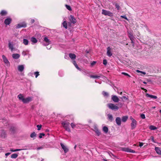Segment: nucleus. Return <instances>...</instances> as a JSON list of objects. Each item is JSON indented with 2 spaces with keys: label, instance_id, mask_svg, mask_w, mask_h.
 Returning <instances> with one entry per match:
<instances>
[{
  "label": "nucleus",
  "instance_id": "obj_1",
  "mask_svg": "<svg viewBox=\"0 0 161 161\" xmlns=\"http://www.w3.org/2000/svg\"><path fill=\"white\" fill-rule=\"evenodd\" d=\"M18 97L20 100H22L24 103H27L32 100L33 98L31 97H28L26 98H24L23 96L21 94H19Z\"/></svg>",
  "mask_w": 161,
  "mask_h": 161
},
{
  "label": "nucleus",
  "instance_id": "obj_2",
  "mask_svg": "<svg viewBox=\"0 0 161 161\" xmlns=\"http://www.w3.org/2000/svg\"><path fill=\"white\" fill-rule=\"evenodd\" d=\"M69 123L68 122H63L62 125L65 130L68 131L70 132L71 130L69 127Z\"/></svg>",
  "mask_w": 161,
  "mask_h": 161
},
{
  "label": "nucleus",
  "instance_id": "obj_3",
  "mask_svg": "<svg viewBox=\"0 0 161 161\" xmlns=\"http://www.w3.org/2000/svg\"><path fill=\"white\" fill-rule=\"evenodd\" d=\"M108 108L112 110H117L119 109V107L112 103H109L108 104Z\"/></svg>",
  "mask_w": 161,
  "mask_h": 161
},
{
  "label": "nucleus",
  "instance_id": "obj_4",
  "mask_svg": "<svg viewBox=\"0 0 161 161\" xmlns=\"http://www.w3.org/2000/svg\"><path fill=\"white\" fill-rule=\"evenodd\" d=\"M102 13L104 15H108L109 16H112L113 15V14L110 11L105 9L102 10Z\"/></svg>",
  "mask_w": 161,
  "mask_h": 161
},
{
  "label": "nucleus",
  "instance_id": "obj_5",
  "mask_svg": "<svg viewBox=\"0 0 161 161\" xmlns=\"http://www.w3.org/2000/svg\"><path fill=\"white\" fill-rule=\"evenodd\" d=\"M69 21L72 23L75 24L76 22V20L74 17V16L72 15H70L69 17Z\"/></svg>",
  "mask_w": 161,
  "mask_h": 161
},
{
  "label": "nucleus",
  "instance_id": "obj_6",
  "mask_svg": "<svg viewBox=\"0 0 161 161\" xmlns=\"http://www.w3.org/2000/svg\"><path fill=\"white\" fill-rule=\"evenodd\" d=\"M12 21V19L10 18H8L6 19L4 21V24L6 25L10 24Z\"/></svg>",
  "mask_w": 161,
  "mask_h": 161
},
{
  "label": "nucleus",
  "instance_id": "obj_7",
  "mask_svg": "<svg viewBox=\"0 0 161 161\" xmlns=\"http://www.w3.org/2000/svg\"><path fill=\"white\" fill-rule=\"evenodd\" d=\"M122 150L127 152H130L134 153H135V151L133 150L129 149L128 148H122Z\"/></svg>",
  "mask_w": 161,
  "mask_h": 161
},
{
  "label": "nucleus",
  "instance_id": "obj_8",
  "mask_svg": "<svg viewBox=\"0 0 161 161\" xmlns=\"http://www.w3.org/2000/svg\"><path fill=\"white\" fill-rule=\"evenodd\" d=\"M137 122L136 120L132 121L131 124V128L132 129H135L136 126Z\"/></svg>",
  "mask_w": 161,
  "mask_h": 161
},
{
  "label": "nucleus",
  "instance_id": "obj_9",
  "mask_svg": "<svg viewBox=\"0 0 161 161\" xmlns=\"http://www.w3.org/2000/svg\"><path fill=\"white\" fill-rule=\"evenodd\" d=\"M60 145H61V146L62 148L63 149V150H64V151L65 153H67V152H68V151H69L68 148H67L62 143H61Z\"/></svg>",
  "mask_w": 161,
  "mask_h": 161
},
{
  "label": "nucleus",
  "instance_id": "obj_10",
  "mask_svg": "<svg viewBox=\"0 0 161 161\" xmlns=\"http://www.w3.org/2000/svg\"><path fill=\"white\" fill-rule=\"evenodd\" d=\"M112 99L115 103H117L119 101V99L116 95H113L112 97Z\"/></svg>",
  "mask_w": 161,
  "mask_h": 161
},
{
  "label": "nucleus",
  "instance_id": "obj_11",
  "mask_svg": "<svg viewBox=\"0 0 161 161\" xmlns=\"http://www.w3.org/2000/svg\"><path fill=\"white\" fill-rule=\"evenodd\" d=\"M2 58L3 59V61L4 63L6 64H7L8 65L9 64V61L8 60L7 58H6V57L4 55H2Z\"/></svg>",
  "mask_w": 161,
  "mask_h": 161
},
{
  "label": "nucleus",
  "instance_id": "obj_12",
  "mask_svg": "<svg viewBox=\"0 0 161 161\" xmlns=\"http://www.w3.org/2000/svg\"><path fill=\"white\" fill-rule=\"evenodd\" d=\"M116 122L119 126H120L121 125V119L119 117H117L115 119Z\"/></svg>",
  "mask_w": 161,
  "mask_h": 161
},
{
  "label": "nucleus",
  "instance_id": "obj_13",
  "mask_svg": "<svg viewBox=\"0 0 161 161\" xmlns=\"http://www.w3.org/2000/svg\"><path fill=\"white\" fill-rule=\"evenodd\" d=\"M26 27V24L25 23L19 24L17 25L16 28H19L21 27Z\"/></svg>",
  "mask_w": 161,
  "mask_h": 161
},
{
  "label": "nucleus",
  "instance_id": "obj_14",
  "mask_svg": "<svg viewBox=\"0 0 161 161\" xmlns=\"http://www.w3.org/2000/svg\"><path fill=\"white\" fill-rule=\"evenodd\" d=\"M107 55L109 57H111L112 55V53L111 52V48L110 47H108L107 48Z\"/></svg>",
  "mask_w": 161,
  "mask_h": 161
},
{
  "label": "nucleus",
  "instance_id": "obj_15",
  "mask_svg": "<svg viewBox=\"0 0 161 161\" xmlns=\"http://www.w3.org/2000/svg\"><path fill=\"white\" fill-rule=\"evenodd\" d=\"M6 134L5 131L2 130L1 131H0V136L1 137H5L6 136Z\"/></svg>",
  "mask_w": 161,
  "mask_h": 161
},
{
  "label": "nucleus",
  "instance_id": "obj_16",
  "mask_svg": "<svg viewBox=\"0 0 161 161\" xmlns=\"http://www.w3.org/2000/svg\"><path fill=\"white\" fill-rule=\"evenodd\" d=\"M155 150L156 153L159 155H161V149L158 147H155Z\"/></svg>",
  "mask_w": 161,
  "mask_h": 161
},
{
  "label": "nucleus",
  "instance_id": "obj_17",
  "mask_svg": "<svg viewBox=\"0 0 161 161\" xmlns=\"http://www.w3.org/2000/svg\"><path fill=\"white\" fill-rule=\"evenodd\" d=\"M128 36L130 40L134 39L135 38L133 34L131 32H128Z\"/></svg>",
  "mask_w": 161,
  "mask_h": 161
},
{
  "label": "nucleus",
  "instance_id": "obj_18",
  "mask_svg": "<svg viewBox=\"0 0 161 161\" xmlns=\"http://www.w3.org/2000/svg\"><path fill=\"white\" fill-rule=\"evenodd\" d=\"M69 56L72 59H74L76 57V56L75 54L72 53L69 54Z\"/></svg>",
  "mask_w": 161,
  "mask_h": 161
},
{
  "label": "nucleus",
  "instance_id": "obj_19",
  "mask_svg": "<svg viewBox=\"0 0 161 161\" xmlns=\"http://www.w3.org/2000/svg\"><path fill=\"white\" fill-rule=\"evenodd\" d=\"M146 96L148 97H150L152 98L156 99L157 98V97L156 96L150 95L147 93L146 94Z\"/></svg>",
  "mask_w": 161,
  "mask_h": 161
},
{
  "label": "nucleus",
  "instance_id": "obj_20",
  "mask_svg": "<svg viewBox=\"0 0 161 161\" xmlns=\"http://www.w3.org/2000/svg\"><path fill=\"white\" fill-rule=\"evenodd\" d=\"M7 12L5 10H2L1 11L0 14L2 16H5L7 14Z\"/></svg>",
  "mask_w": 161,
  "mask_h": 161
},
{
  "label": "nucleus",
  "instance_id": "obj_21",
  "mask_svg": "<svg viewBox=\"0 0 161 161\" xmlns=\"http://www.w3.org/2000/svg\"><path fill=\"white\" fill-rule=\"evenodd\" d=\"M12 57L15 59H17L19 58L20 57L19 55L18 54H12Z\"/></svg>",
  "mask_w": 161,
  "mask_h": 161
},
{
  "label": "nucleus",
  "instance_id": "obj_22",
  "mask_svg": "<svg viewBox=\"0 0 161 161\" xmlns=\"http://www.w3.org/2000/svg\"><path fill=\"white\" fill-rule=\"evenodd\" d=\"M24 69V67L23 65H19L18 67V70L20 72H22Z\"/></svg>",
  "mask_w": 161,
  "mask_h": 161
},
{
  "label": "nucleus",
  "instance_id": "obj_23",
  "mask_svg": "<svg viewBox=\"0 0 161 161\" xmlns=\"http://www.w3.org/2000/svg\"><path fill=\"white\" fill-rule=\"evenodd\" d=\"M62 25L64 27V28L66 29H67V25L68 24L67 23V22L66 21H64L62 23Z\"/></svg>",
  "mask_w": 161,
  "mask_h": 161
},
{
  "label": "nucleus",
  "instance_id": "obj_24",
  "mask_svg": "<svg viewBox=\"0 0 161 161\" xmlns=\"http://www.w3.org/2000/svg\"><path fill=\"white\" fill-rule=\"evenodd\" d=\"M128 119L127 116H124L122 118V121L124 122H125Z\"/></svg>",
  "mask_w": 161,
  "mask_h": 161
},
{
  "label": "nucleus",
  "instance_id": "obj_25",
  "mask_svg": "<svg viewBox=\"0 0 161 161\" xmlns=\"http://www.w3.org/2000/svg\"><path fill=\"white\" fill-rule=\"evenodd\" d=\"M108 120L110 121L111 122L113 120V117L112 115L108 114Z\"/></svg>",
  "mask_w": 161,
  "mask_h": 161
},
{
  "label": "nucleus",
  "instance_id": "obj_26",
  "mask_svg": "<svg viewBox=\"0 0 161 161\" xmlns=\"http://www.w3.org/2000/svg\"><path fill=\"white\" fill-rule=\"evenodd\" d=\"M18 155L16 153H14L11 156V158H16L17 157Z\"/></svg>",
  "mask_w": 161,
  "mask_h": 161
},
{
  "label": "nucleus",
  "instance_id": "obj_27",
  "mask_svg": "<svg viewBox=\"0 0 161 161\" xmlns=\"http://www.w3.org/2000/svg\"><path fill=\"white\" fill-rule=\"evenodd\" d=\"M103 130L105 133H107L108 131V128L107 126H105L103 128Z\"/></svg>",
  "mask_w": 161,
  "mask_h": 161
},
{
  "label": "nucleus",
  "instance_id": "obj_28",
  "mask_svg": "<svg viewBox=\"0 0 161 161\" xmlns=\"http://www.w3.org/2000/svg\"><path fill=\"white\" fill-rule=\"evenodd\" d=\"M36 134L35 132H33L30 135V137L31 138H34L35 137H36Z\"/></svg>",
  "mask_w": 161,
  "mask_h": 161
},
{
  "label": "nucleus",
  "instance_id": "obj_29",
  "mask_svg": "<svg viewBox=\"0 0 161 161\" xmlns=\"http://www.w3.org/2000/svg\"><path fill=\"white\" fill-rule=\"evenodd\" d=\"M31 41H32V42H33L34 43H36L37 42V41L36 40V39L34 37H32L31 38Z\"/></svg>",
  "mask_w": 161,
  "mask_h": 161
},
{
  "label": "nucleus",
  "instance_id": "obj_30",
  "mask_svg": "<svg viewBox=\"0 0 161 161\" xmlns=\"http://www.w3.org/2000/svg\"><path fill=\"white\" fill-rule=\"evenodd\" d=\"M8 47L12 51L14 49L13 45L10 42L8 43Z\"/></svg>",
  "mask_w": 161,
  "mask_h": 161
},
{
  "label": "nucleus",
  "instance_id": "obj_31",
  "mask_svg": "<svg viewBox=\"0 0 161 161\" xmlns=\"http://www.w3.org/2000/svg\"><path fill=\"white\" fill-rule=\"evenodd\" d=\"M102 94L104 97H107L109 95L108 93L104 91L102 92Z\"/></svg>",
  "mask_w": 161,
  "mask_h": 161
},
{
  "label": "nucleus",
  "instance_id": "obj_32",
  "mask_svg": "<svg viewBox=\"0 0 161 161\" xmlns=\"http://www.w3.org/2000/svg\"><path fill=\"white\" fill-rule=\"evenodd\" d=\"M28 41L26 39H23V43L25 45H27L28 44Z\"/></svg>",
  "mask_w": 161,
  "mask_h": 161
},
{
  "label": "nucleus",
  "instance_id": "obj_33",
  "mask_svg": "<svg viewBox=\"0 0 161 161\" xmlns=\"http://www.w3.org/2000/svg\"><path fill=\"white\" fill-rule=\"evenodd\" d=\"M95 131L98 136H99L100 134V132L97 128H95Z\"/></svg>",
  "mask_w": 161,
  "mask_h": 161
},
{
  "label": "nucleus",
  "instance_id": "obj_34",
  "mask_svg": "<svg viewBox=\"0 0 161 161\" xmlns=\"http://www.w3.org/2000/svg\"><path fill=\"white\" fill-rule=\"evenodd\" d=\"M90 77L91 78H97L99 79L100 77V76H97V75H91L90 76Z\"/></svg>",
  "mask_w": 161,
  "mask_h": 161
},
{
  "label": "nucleus",
  "instance_id": "obj_35",
  "mask_svg": "<svg viewBox=\"0 0 161 161\" xmlns=\"http://www.w3.org/2000/svg\"><path fill=\"white\" fill-rule=\"evenodd\" d=\"M149 129L151 130H155L157 129V128L153 125H151L149 127Z\"/></svg>",
  "mask_w": 161,
  "mask_h": 161
},
{
  "label": "nucleus",
  "instance_id": "obj_36",
  "mask_svg": "<svg viewBox=\"0 0 161 161\" xmlns=\"http://www.w3.org/2000/svg\"><path fill=\"white\" fill-rule=\"evenodd\" d=\"M65 7L69 11H71L72 9L70 6L69 5H65Z\"/></svg>",
  "mask_w": 161,
  "mask_h": 161
},
{
  "label": "nucleus",
  "instance_id": "obj_37",
  "mask_svg": "<svg viewBox=\"0 0 161 161\" xmlns=\"http://www.w3.org/2000/svg\"><path fill=\"white\" fill-rule=\"evenodd\" d=\"M15 128L14 127H11L10 128V130L14 133L15 130Z\"/></svg>",
  "mask_w": 161,
  "mask_h": 161
},
{
  "label": "nucleus",
  "instance_id": "obj_38",
  "mask_svg": "<svg viewBox=\"0 0 161 161\" xmlns=\"http://www.w3.org/2000/svg\"><path fill=\"white\" fill-rule=\"evenodd\" d=\"M115 6L118 10H119L120 9V7L117 3H116L115 4Z\"/></svg>",
  "mask_w": 161,
  "mask_h": 161
},
{
  "label": "nucleus",
  "instance_id": "obj_39",
  "mask_svg": "<svg viewBox=\"0 0 161 161\" xmlns=\"http://www.w3.org/2000/svg\"><path fill=\"white\" fill-rule=\"evenodd\" d=\"M44 41L47 43H49L50 42L49 40L47 37H45L44 38Z\"/></svg>",
  "mask_w": 161,
  "mask_h": 161
},
{
  "label": "nucleus",
  "instance_id": "obj_40",
  "mask_svg": "<svg viewBox=\"0 0 161 161\" xmlns=\"http://www.w3.org/2000/svg\"><path fill=\"white\" fill-rule=\"evenodd\" d=\"M121 74H123L125 76H128V77H131V76L129 75L128 74L126 73H125V72H122L121 73Z\"/></svg>",
  "mask_w": 161,
  "mask_h": 161
},
{
  "label": "nucleus",
  "instance_id": "obj_41",
  "mask_svg": "<svg viewBox=\"0 0 161 161\" xmlns=\"http://www.w3.org/2000/svg\"><path fill=\"white\" fill-rule=\"evenodd\" d=\"M34 74L35 75L36 78L39 75V72L38 71L35 72L34 73Z\"/></svg>",
  "mask_w": 161,
  "mask_h": 161
},
{
  "label": "nucleus",
  "instance_id": "obj_42",
  "mask_svg": "<svg viewBox=\"0 0 161 161\" xmlns=\"http://www.w3.org/2000/svg\"><path fill=\"white\" fill-rule=\"evenodd\" d=\"M38 128L37 130H40L41 129V128L42 127V125H38L36 126Z\"/></svg>",
  "mask_w": 161,
  "mask_h": 161
},
{
  "label": "nucleus",
  "instance_id": "obj_43",
  "mask_svg": "<svg viewBox=\"0 0 161 161\" xmlns=\"http://www.w3.org/2000/svg\"><path fill=\"white\" fill-rule=\"evenodd\" d=\"M103 64L105 65H106L107 64V61L106 59H104L103 61Z\"/></svg>",
  "mask_w": 161,
  "mask_h": 161
},
{
  "label": "nucleus",
  "instance_id": "obj_44",
  "mask_svg": "<svg viewBox=\"0 0 161 161\" xmlns=\"http://www.w3.org/2000/svg\"><path fill=\"white\" fill-rule=\"evenodd\" d=\"M71 127L73 129L76 126L73 123H72L71 124Z\"/></svg>",
  "mask_w": 161,
  "mask_h": 161
},
{
  "label": "nucleus",
  "instance_id": "obj_45",
  "mask_svg": "<svg viewBox=\"0 0 161 161\" xmlns=\"http://www.w3.org/2000/svg\"><path fill=\"white\" fill-rule=\"evenodd\" d=\"M45 135V134L43 133H40L39 134V137L40 138H42V136H44Z\"/></svg>",
  "mask_w": 161,
  "mask_h": 161
},
{
  "label": "nucleus",
  "instance_id": "obj_46",
  "mask_svg": "<svg viewBox=\"0 0 161 161\" xmlns=\"http://www.w3.org/2000/svg\"><path fill=\"white\" fill-rule=\"evenodd\" d=\"M141 117L142 119H145V115L144 114H141Z\"/></svg>",
  "mask_w": 161,
  "mask_h": 161
},
{
  "label": "nucleus",
  "instance_id": "obj_47",
  "mask_svg": "<svg viewBox=\"0 0 161 161\" xmlns=\"http://www.w3.org/2000/svg\"><path fill=\"white\" fill-rule=\"evenodd\" d=\"M120 98L122 99V100H123L124 99L125 100H127L128 98L125 96H123L122 97H120Z\"/></svg>",
  "mask_w": 161,
  "mask_h": 161
},
{
  "label": "nucleus",
  "instance_id": "obj_48",
  "mask_svg": "<svg viewBox=\"0 0 161 161\" xmlns=\"http://www.w3.org/2000/svg\"><path fill=\"white\" fill-rule=\"evenodd\" d=\"M121 17L122 18H123L125 19H126V20H128V19L127 18V17H126V15L121 16Z\"/></svg>",
  "mask_w": 161,
  "mask_h": 161
},
{
  "label": "nucleus",
  "instance_id": "obj_49",
  "mask_svg": "<svg viewBox=\"0 0 161 161\" xmlns=\"http://www.w3.org/2000/svg\"><path fill=\"white\" fill-rule=\"evenodd\" d=\"M72 63L74 65H75V67H76V66H77L78 65L75 60L73 61Z\"/></svg>",
  "mask_w": 161,
  "mask_h": 161
},
{
  "label": "nucleus",
  "instance_id": "obj_50",
  "mask_svg": "<svg viewBox=\"0 0 161 161\" xmlns=\"http://www.w3.org/2000/svg\"><path fill=\"white\" fill-rule=\"evenodd\" d=\"M134 39L130 40L131 41V43L132 44V46L133 47H134V46H135V44H134Z\"/></svg>",
  "mask_w": 161,
  "mask_h": 161
},
{
  "label": "nucleus",
  "instance_id": "obj_51",
  "mask_svg": "<svg viewBox=\"0 0 161 161\" xmlns=\"http://www.w3.org/2000/svg\"><path fill=\"white\" fill-rule=\"evenodd\" d=\"M96 63V61H93L92 62V63H91V65L92 66H93V65H95Z\"/></svg>",
  "mask_w": 161,
  "mask_h": 161
},
{
  "label": "nucleus",
  "instance_id": "obj_52",
  "mask_svg": "<svg viewBox=\"0 0 161 161\" xmlns=\"http://www.w3.org/2000/svg\"><path fill=\"white\" fill-rule=\"evenodd\" d=\"M130 119L131 120L132 122L136 120L133 119L132 116H130Z\"/></svg>",
  "mask_w": 161,
  "mask_h": 161
},
{
  "label": "nucleus",
  "instance_id": "obj_53",
  "mask_svg": "<svg viewBox=\"0 0 161 161\" xmlns=\"http://www.w3.org/2000/svg\"><path fill=\"white\" fill-rule=\"evenodd\" d=\"M130 119L131 120L132 122L136 120L133 119L132 116H130Z\"/></svg>",
  "mask_w": 161,
  "mask_h": 161
},
{
  "label": "nucleus",
  "instance_id": "obj_54",
  "mask_svg": "<svg viewBox=\"0 0 161 161\" xmlns=\"http://www.w3.org/2000/svg\"><path fill=\"white\" fill-rule=\"evenodd\" d=\"M43 148V146H41V147H37L36 149L37 150H39L41 149H42Z\"/></svg>",
  "mask_w": 161,
  "mask_h": 161
},
{
  "label": "nucleus",
  "instance_id": "obj_55",
  "mask_svg": "<svg viewBox=\"0 0 161 161\" xmlns=\"http://www.w3.org/2000/svg\"><path fill=\"white\" fill-rule=\"evenodd\" d=\"M139 146L140 147H142L143 145V143H142V142H139Z\"/></svg>",
  "mask_w": 161,
  "mask_h": 161
},
{
  "label": "nucleus",
  "instance_id": "obj_56",
  "mask_svg": "<svg viewBox=\"0 0 161 161\" xmlns=\"http://www.w3.org/2000/svg\"><path fill=\"white\" fill-rule=\"evenodd\" d=\"M75 67L78 70H79L80 71H81V69L78 67V65L77 66H76V67Z\"/></svg>",
  "mask_w": 161,
  "mask_h": 161
},
{
  "label": "nucleus",
  "instance_id": "obj_57",
  "mask_svg": "<svg viewBox=\"0 0 161 161\" xmlns=\"http://www.w3.org/2000/svg\"><path fill=\"white\" fill-rule=\"evenodd\" d=\"M31 23H33L35 22V20L33 19H31Z\"/></svg>",
  "mask_w": 161,
  "mask_h": 161
},
{
  "label": "nucleus",
  "instance_id": "obj_58",
  "mask_svg": "<svg viewBox=\"0 0 161 161\" xmlns=\"http://www.w3.org/2000/svg\"><path fill=\"white\" fill-rule=\"evenodd\" d=\"M20 150H21V149H16L15 150H14V151L16 152V151H20Z\"/></svg>",
  "mask_w": 161,
  "mask_h": 161
},
{
  "label": "nucleus",
  "instance_id": "obj_59",
  "mask_svg": "<svg viewBox=\"0 0 161 161\" xmlns=\"http://www.w3.org/2000/svg\"><path fill=\"white\" fill-rule=\"evenodd\" d=\"M10 153H7L5 154V155L6 156H8L9 155V154H10Z\"/></svg>",
  "mask_w": 161,
  "mask_h": 161
},
{
  "label": "nucleus",
  "instance_id": "obj_60",
  "mask_svg": "<svg viewBox=\"0 0 161 161\" xmlns=\"http://www.w3.org/2000/svg\"><path fill=\"white\" fill-rule=\"evenodd\" d=\"M136 71L138 73H141V71H140V70H136Z\"/></svg>",
  "mask_w": 161,
  "mask_h": 161
},
{
  "label": "nucleus",
  "instance_id": "obj_61",
  "mask_svg": "<svg viewBox=\"0 0 161 161\" xmlns=\"http://www.w3.org/2000/svg\"><path fill=\"white\" fill-rule=\"evenodd\" d=\"M141 73H142L144 75H145L146 74L145 72H143V71H141Z\"/></svg>",
  "mask_w": 161,
  "mask_h": 161
},
{
  "label": "nucleus",
  "instance_id": "obj_62",
  "mask_svg": "<svg viewBox=\"0 0 161 161\" xmlns=\"http://www.w3.org/2000/svg\"><path fill=\"white\" fill-rule=\"evenodd\" d=\"M86 53H89V52L88 51H87V50H86Z\"/></svg>",
  "mask_w": 161,
  "mask_h": 161
},
{
  "label": "nucleus",
  "instance_id": "obj_63",
  "mask_svg": "<svg viewBox=\"0 0 161 161\" xmlns=\"http://www.w3.org/2000/svg\"><path fill=\"white\" fill-rule=\"evenodd\" d=\"M76 146H77L76 145H75V147H74V148H75V149L76 148Z\"/></svg>",
  "mask_w": 161,
  "mask_h": 161
},
{
  "label": "nucleus",
  "instance_id": "obj_64",
  "mask_svg": "<svg viewBox=\"0 0 161 161\" xmlns=\"http://www.w3.org/2000/svg\"><path fill=\"white\" fill-rule=\"evenodd\" d=\"M143 83L144 84H147V82H145V81H143Z\"/></svg>",
  "mask_w": 161,
  "mask_h": 161
}]
</instances>
